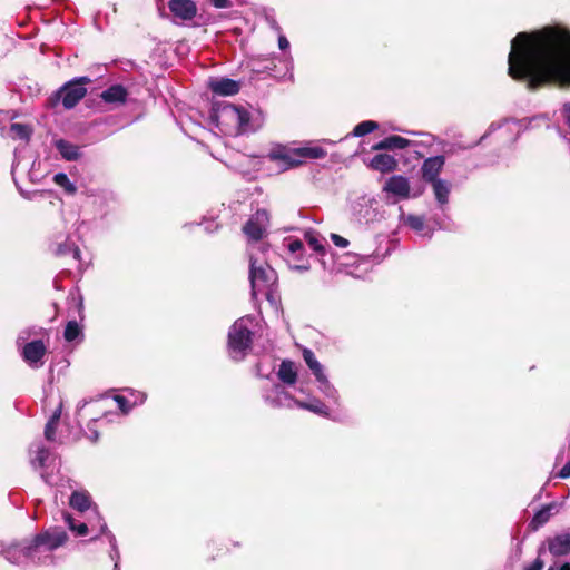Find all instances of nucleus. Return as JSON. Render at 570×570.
I'll return each instance as SVG.
<instances>
[{"instance_id":"f257e3e1","label":"nucleus","mask_w":570,"mask_h":570,"mask_svg":"<svg viewBox=\"0 0 570 570\" xmlns=\"http://www.w3.org/2000/svg\"><path fill=\"white\" fill-rule=\"evenodd\" d=\"M508 72L530 89L551 81L570 85V33L554 27L519 32L511 41Z\"/></svg>"},{"instance_id":"f03ea898","label":"nucleus","mask_w":570,"mask_h":570,"mask_svg":"<svg viewBox=\"0 0 570 570\" xmlns=\"http://www.w3.org/2000/svg\"><path fill=\"white\" fill-rule=\"evenodd\" d=\"M212 119L223 134L230 136L255 132L264 122L259 110L229 102L217 105Z\"/></svg>"},{"instance_id":"7ed1b4c3","label":"nucleus","mask_w":570,"mask_h":570,"mask_svg":"<svg viewBox=\"0 0 570 570\" xmlns=\"http://www.w3.org/2000/svg\"><path fill=\"white\" fill-rule=\"evenodd\" d=\"M43 335V328L38 326L24 328L18 334L17 345H22L21 356L31 368H40L43 365L47 352V346L41 338Z\"/></svg>"},{"instance_id":"20e7f679","label":"nucleus","mask_w":570,"mask_h":570,"mask_svg":"<svg viewBox=\"0 0 570 570\" xmlns=\"http://www.w3.org/2000/svg\"><path fill=\"white\" fill-rule=\"evenodd\" d=\"M255 317L243 316L235 321L228 332V352L233 360H243L252 347Z\"/></svg>"},{"instance_id":"39448f33","label":"nucleus","mask_w":570,"mask_h":570,"mask_svg":"<svg viewBox=\"0 0 570 570\" xmlns=\"http://www.w3.org/2000/svg\"><path fill=\"white\" fill-rule=\"evenodd\" d=\"M249 281L253 297L263 295L266 299L274 301V287L277 282L276 272L265 262H259L250 254Z\"/></svg>"},{"instance_id":"423d86ee","label":"nucleus","mask_w":570,"mask_h":570,"mask_svg":"<svg viewBox=\"0 0 570 570\" xmlns=\"http://www.w3.org/2000/svg\"><path fill=\"white\" fill-rule=\"evenodd\" d=\"M30 453L35 454L31 458L32 466L35 469H43L41 472L42 480L49 485L57 484L56 478L47 471L50 465L55 466L56 458L51 452L41 442H35L30 446Z\"/></svg>"},{"instance_id":"0eeeda50","label":"nucleus","mask_w":570,"mask_h":570,"mask_svg":"<svg viewBox=\"0 0 570 570\" xmlns=\"http://www.w3.org/2000/svg\"><path fill=\"white\" fill-rule=\"evenodd\" d=\"M88 77H80L70 80L63 85L58 95L61 97L62 105L66 109L73 108L87 94L85 85L89 83Z\"/></svg>"},{"instance_id":"6e6552de","label":"nucleus","mask_w":570,"mask_h":570,"mask_svg":"<svg viewBox=\"0 0 570 570\" xmlns=\"http://www.w3.org/2000/svg\"><path fill=\"white\" fill-rule=\"evenodd\" d=\"M266 157L271 161L277 163L282 170H288L302 165V160H298L297 148H291L281 144L273 145Z\"/></svg>"},{"instance_id":"1a4fd4ad","label":"nucleus","mask_w":570,"mask_h":570,"mask_svg":"<svg viewBox=\"0 0 570 570\" xmlns=\"http://www.w3.org/2000/svg\"><path fill=\"white\" fill-rule=\"evenodd\" d=\"M264 401L273 407H293L297 405L295 400L281 384H272L263 390Z\"/></svg>"},{"instance_id":"9d476101","label":"nucleus","mask_w":570,"mask_h":570,"mask_svg":"<svg viewBox=\"0 0 570 570\" xmlns=\"http://www.w3.org/2000/svg\"><path fill=\"white\" fill-rule=\"evenodd\" d=\"M269 223V214L266 209H258L243 227L244 233L253 240L261 239Z\"/></svg>"},{"instance_id":"9b49d317","label":"nucleus","mask_w":570,"mask_h":570,"mask_svg":"<svg viewBox=\"0 0 570 570\" xmlns=\"http://www.w3.org/2000/svg\"><path fill=\"white\" fill-rule=\"evenodd\" d=\"M50 249L57 257L71 256V258L81 265V252L80 248L70 239L69 236H58L51 243Z\"/></svg>"},{"instance_id":"f8f14e48","label":"nucleus","mask_w":570,"mask_h":570,"mask_svg":"<svg viewBox=\"0 0 570 570\" xmlns=\"http://www.w3.org/2000/svg\"><path fill=\"white\" fill-rule=\"evenodd\" d=\"M36 537L45 546L47 551H50V553L59 547L63 546L68 540L67 532L57 527L49 528Z\"/></svg>"},{"instance_id":"ddd939ff","label":"nucleus","mask_w":570,"mask_h":570,"mask_svg":"<svg viewBox=\"0 0 570 570\" xmlns=\"http://www.w3.org/2000/svg\"><path fill=\"white\" fill-rule=\"evenodd\" d=\"M4 558L14 566L24 567L30 564L28 539L10 544L4 550Z\"/></svg>"},{"instance_id":"4468645a","label":"nucleus","mask_w":570,"mask_h":570,"mask_svg":"<svg viewBox=\"0 0 570 570\" xmlns=\"http://www.w3.org/2000/svg\"><path fill=\"white\" fill-rule=\"evenodd\" d=\"M444 165L445 157L442 155L426 158L421 166L423 180L426 183H431L436 179H440L439 175L442 171Z\"/></svg>"},{"instance_id":"2eb2a0df","label":"nucleus","mask_w":570,"mask_h":570,"mask_svg":"<svg viewBox=\"0 0 570 570\" xmlns=\"http://www.w3.org/2000/svg\"><path fill=\"white\" fill-rule=\"evenodd\" d=\"M168 8L176 18L181 20H191L197 13L196 3L193 0H170Z\"/></svg>"},{"instance_id":"dca6fc26","label":"nucleus","mask_w":570,"mask_h":570,"mask_svg":"<svg viewBox=\"0 0 570 570\" xmlns=\"http://www.w3.org/2000/svg\"><path fill=\"white\" fill-rule=\"evenodd\" d=\"M28 549L30 563L32 564H48L52 562V556L50 551H47L45 546L35 535L32 539H28Z\"/></svg>"},{"instance_id":"f3484780","label":"nucleus","mask_w":570,"mask_h":570,"mask_svg":"<svg viewBox=\"0 0 570 570\" xmlns=\"http://www.w3.org/2000/svg\"><path fill=\"white\" fill-rule=\"evenodd\" d=\"M549 552L554 557L570 553V531L561 532L548 539Z\"/></svg>"},{"instance_id":"a211bd4d","label":"nucleus","mask_w":570,"mask_h":570,"mask_svg":"<svg viewBox=\"0 0 570 570\" xmlns=\"http://www.w3.org/2000/svg\"><path fill=\"white\" fill-rule=\"evenodd\" d=\"M384 190L401 198L410 197V181L401 175L392 176L384 185Z\"/></svg>"},{"instance_id":"6ab92c4d","label":"nucleus","mask_w":570,"mask_h":570,"mask_svg":"<svg viewBox=\"0 0 570 570\" xmlns=\"http://www.w3.org/2000/svg\"><path fill=\"white\" fill-rule=\"evenodd\" d=\"M128 90L122 85H112L100 94L106 104L121 106L127 101Z\"/></svg>"},{"instance_id":"aec40b11","label":"nucleus","mask_w":570,"mask_h":570,"mask_svg":"<svg viewBox=\"0 0 570 570\" xmlns=\"http://www.w3.org/2000/svg\"><path fill=\"white\" fill-rule=\"evenodd\" d=\"M208 86L214 94L220 96H233L239 91V83L229 78L213 79Z\"/></svg>"},{"instance_id":"412c9836","label":"nucleus","mask_w":570,"mask_h":570,"mask_svg":"<svg viewBox=\"0 0 570 570\" xmlns=\"http://www.w3.org/2000/svg\"><path fill=\"white\" fill-rule=\"evenodd\" d=\"M561 508V503L551 502L544 507H542L532 518L531 527L537 530L540 527L544 525L549 519L557 513Z\"/></svg>"},{"instance_id":"4be33fe9","label":"nucleus","mask_w":570,"mask_h":570,"mask_svg":"<svg viewBox=\"0 0 570 570\" xmlns=\"http://www.w3.org/2000/svg\"><path fill=\"white\" fill-rule=\"evenodd\" d=\"M370 166L377 171L390 173L396 168L397 163L395 158L389 154H377L371 159Z\"/></svg>"},{"instance_id":"5701e85b","label":"nucleus","mask_w":570,"mask_h":570,"mask_svg":"<svg viewBox=\"0 0 570 570\" xmlns=\"http://www.w3.org/2000/svg\"><path fill=\"white\" fill-rule=\"evenodd\" d=\"M69 504L72 509L85 512L91 508V497L86 490L73 491L69 498Z\"/></svg>"},{"instance_id":"b1692460","label":"nucleus","mask_w":570,"mask_h":570,"mask_svg":"<svg viewBox=\"0 0 570 570\" xmlns=\"http://www.w3.org/2000/svg\"><path fill=\"white\" fill-rule=\"evenodd\" d=\"M411 145V141L401 137V136H390L376 145H374L375 150H395V149H405Z\"/></svg>"},{"instance_id":"393cba45","label":"nucleus","mask_w":570,"mask_h":570,"mask_svg":"<svg viewBox=\"0 0 570 570\" xmlns=\"http://www.w3.org/2000/svg\"><path fill=\"white\" fill-rule=\"evenodd\" d=\"M278 379L286 385H294L297 381V372L294 362L285 360L281 363Z\"/></svg>"},{"instance_id":"a878e982","label":"nucleus","mask_w":570,"mask_h":570,"mask_svg":"<svg viewBox=\"0 0 570 570\" xmlns=\"http://www.w3.org/2000/svg\"><path fill=\"white\" fill-rule=\"evenodd\" d=\"M433 188V193L436 202L443 206L449 202V195L451 191V184L445 179H436L430 183Z\"/></svg>"},{"instance_id":"bb28decb","label":"nucleus","mask_w":570,"mask_h":570,"mask_svg":"<svg viewBox=\"0 0 570 570\" xmlns=\"http://www.w3.org/2000/svg\"><path fill=\"white\" fill-rule=\"evenodd\" d=\"M100 534H105L110 544L109 557L115 561L114 570H120L119 561H120V552L118 550L116 537L108 530V527L105 522L100 525Z\"/></svg>"},{"instance_id":"cd10ccee","label":"nucleus","mask_w":570,"mask_h":570,"mask_svg":"<svg viewBox=\"0 0 570 570\" xmlns=\"http://www.w3.org/2000/svg\"><path fill=\"white\" fill-rule=\"evenodd\" d=\"M318 383V390L328 400L333 401L335 404L338 403L340 395L336 387L328 381L326 374H323L315 379Z\"/></svg>"},{"instance_id":"c85d7f7f","label":"nucleus","mask_w":570,"mask_h":570,"mask_svg":"<svg viewBox=\"0 0 570 570\" xmlns=\"http://www.w3.org/2000/svg\"><path fill=\"white\" fill-rule=\"evenodd\" d=\"M61 410L62 403L60 402L45 426V438L50 442L56 440V430L61 416Z\"/></svg>"},{"instance_id":"c756f323","label":"nucleus","mask_w":570,"mask_h":570,"mask_svg":"<svg viewBox=\"0 0 570 570\" xmlns=\"http://www.w3.org/2000/svg\"><path fill=\"white\" fill-rule=\"evenodd\" d=\"M56 147L62 156V158L66 160H76L80 156L79 148L67 140H57Z\"/></svg>"},{"instance_id":"7c9ffc66","label":"nucleus","mask_w":570,"mask_h":570,"mask_svg":"<svg viewBox=\"0 0 570 570\" xmlns=\"http://www.w3.org/2000/svg\"><path fill=\"white\" fill-rule=\"evenodd\" d=\"M297 155H298V160H302V163H303L305 158L322 159L327 155V153L321 146H304V147H297Z\"/></svg>"},{"instance_id":"2f4dec72","label":"nucleus","mask_w":570,"mask_h":570,"mask_svg":"<svg viewBox=\"0 0 570 570\" xmlns=\"http://www.w3.org/2000/svg\"><path fill=\"white\" fill-rule=\"evenodd\" d=\"M132 396H135V400L132 403H130L127 400V397H125L122 395H116L114 397L115 402L117 403V405L122 414H128L134 405H136L138 403L141 404L146 400V394L141 393V392H138L137 394H132Z\"/></svg>"},{"instance_id":"473e14b6","label":"nucleus","mask_w":570,"mask_h":570,"mask_svg":"<svg viewBox=\"0 0 570 570\" xmlns=\"http://www.w3.org/2000/svg\"><path fill=\"white\" fill-rule=\"evenodd\" d=\"M404 223L421 236L430 237L432 235L431 229L425 226L424 219L421 216L409 215L404 218Z\"/></svg>"},{"instance_id":"72a5a7b5","label":"nucleus","mask_w":570,"mask_h":570,"mask_svg":"<svg viewBox=\"0 0 570 570\" xmlns=\"http://www.w3.org/2000/svg\"><path fill=\"white\" fill-rule=\"evenodd\" d=\"M303 358L306 365L309 367L315 379L325 374L323 365L317 361L313 351L304 348Z\"/></svg>"},{"instance_id":"f704fd0d","label":"nucleus","mask_w":570,"mask_h":570,"mask_svg":"<svg viewBox=\"0 0 570 570\" xmlns=\"http://www.w3.org/2000/svg\"><path fill=\"white\" fill-rule=\"evenodd\" d=\"M31 134V127L24 124L13 122L11 124L9 129V135L11 136V138L23 141H28Z\"/></svg>"},{"instance_id":"c9c22d12","label":"nucleus","mask_w":570,"mask_h":570,"mask_svg":"<svg viewBox=\"0 0 570 570\" xmlns=\"http://www.w3.org/2000/svg\"><path fill=\"white\" fill-rule=\"evenodd\" d=\"M296 406H298L299 409L308 410L322 416H328L327 406L320 400H313L312 402L297 401Z\"/></svg>"},{"instance_id":"e433bc0d","label":"nucleus","mask_w":570,"mask_h":570,"mask_svg":"<svg viewBox=\"0 0 570 570\" xmlns=\"http://www.w3.org/2000/svg\"><path fill=\"white\" fill-rule=\"evenodd\" d=\"M305 240L309 245V247L317 254L324 255L326 248L323 244V238H321L315 232L308 230L304 234Z\"/></svg>"},{"instance_id":"4c0bfd02","label":"nucleus","mask_w":570,"mask_h":570,"mask_svg":"<svg viewBox=\"0 0 570 570\" xmlns=\"http://www.w3.org/2000/svg\"><path fill=\"white\" fill-rule=\"evenodd\" d=\"M379 128L377 122L373 120H365L360 124H357L353 131L351 132L354 137H363L367 134H371L372 131L376 130Z\"/></svg>"},{"instance_id":"58836bf2","label":"nucleus","mask_w":570,"mask_h":570,"mask_svg":"<svg viewBox=\"0 0 570 570\" xmlns=\"http://www.w3.org/2000/svg\"><path fill=\"white\" fill-rule=\"evenodd\" d=\"M53 181L62 187L68 194H75L77 188L76 186L70 181L69 177L65 173H57L53 176Z\"/></svg>"},{"instance_id":"ea45409f","label":"nucleus","mask_w":570,"mask_h":570,"mask_svg":"<svg viewBox=\"0 0 570 570\" xmlns=\"http://www.w3.org/2000/svg\"><path fill=\"white\" fill-rule=\"evenodd\" d=\"M65 522L68 528L77 535H86L88 533V525L85 522H78V525H73V518L69 513H63Z\"/></svg>"},{"instance_id":"a19ab883","label":"nucleus","mask_w":570,"mask_h":570,"mask_svg":"<svg viewBox=\"0 0 570 570\" xmlns=\"http://www.w3.org/2000/svg\"><path fill=\"white\" fill-rule=\"evenodd\" d=\"M81 334V330L79 324L76 321H70L67 323L65 328V340L68 342L75 341Z\"/></svg>"},{"instance_id":"79ce46f5","label":"nucleus","mask_w":570,"mask_h":570,"mask_svg":"<svg viewBox=\"0 0 570 570\" xmlns=\"http://www.w3.org/2000/svg\"><path fill=\"white\" fill-rule=\"evenodd\" d=\"M287 248L292 254L296 255L297 258H301L304 245L303 242L299 239H292L288 242Z\"/></svg>"},{"instance_id":"37998d69","label":"nucleus","mask_w":570,"mask_h":570,"mask_svg":"<svg viewBox=\"0 0 570 570\" xmlns=\"http://www.w3.org/2000/svg\"><path fill=\"white\" fill-rule=\"evenodd\" d=\"M331 239L332 242L338 246V247H342V248H345L348 246V240L337 234H331Z\"/></svg>"},{"instance_id":"c03bdc74","label":"nucleus","mask_w":570,"mask_h":570,"mask_svg":"<svg viewBox=\"0 0 570 570\" xmlns=\"http://www.w3.org/2000/svg\"><path fill=\"white\" fill-rule=\"evenodd\" d=\"M210 4L218 9H227L232 7L230 0H207Z\"/></svg>"},{"instance_id":"a18cd8bd","label":"nucleus","mask_w":570,"mask_h":570,"mask_svg":"<svg viewBox=\"0 0 570 570\" xmlns=\"http://www.w3.org/2000/svg\"><path fill=\"white\" fill-rule=\"evenodd\" d=\"M561 112H562V117L564 119L566 125L570 129V102L563 104Z\"/></svg>"},{"instance_id":"49530a36","label":"nucleus","mask_w":570,"mask_h":570,"mask_svg":"<svg viewBox=\"0 0 570 570\" xmlns=\"http://www.w3.org/2000/svg\"><path fill=\"white\" fill-rule=\"evenodd\" d=\"M499 128H501V126L495 125V124H492V125L489 127V129L487 130V132H485L484 135H482V136H481V138L479 139V141H476V142L474 144V146H476V145L481 144L482 141H484V140H485V139H487V138H488V137H489V136H490L494 130H497V129H499ZM471 147H473V145H472Z\"/></svg>"},{"instance_id":"de8ad7c7","label":"nucleus","mask_w":570,"mask_h":570,"mask_svg":"<svg viewBox=\"0 0 570 570\" xmlns=\"http://www.w3.org/2000/svg\"><path fill=\"white\" fill-rule=\"evenodd\" d=\"M558 476L561 479L570 478V460L564 464V466L559 471Z\"/></svg>"},{"instance_id":"09e8293b","label":"nucleus","mask_w":570,"mask_h":570,"mask_svg":"<svg viewBox=\"0 0 570 570\" xmlns=\"http://www.w3.org/2000/svg\"><path fill=\"white\" fill-rule=\"evenodd\" d=\"M543 561L537 558L530 566L525 568V570H542Z\"/></svg>"},{"instance_id":"8fccbe9b","label":"nucleus","mask_w":570,"mask_h":570,"mask_svg":"<svg viewBox=\"0 0 570 570\" xmlns=\"http://www.w3.org/2000/svg\"><path fill=\"white\" fill-rule=\"evenodd\" d=\"M278 47L281 50H286L289 47L287 38L283 35H279L278 37Z\"/></svg>"},{"instance_id":"3c124183","label":"nucleus","mask_w":570,"mask_h":570,"mask_svg":"<svg viewBox=\"0 0 570 570\" xmlns=\"http://www.w3.org/2000/svg\"><path fill=\"white\" fill-rule=\"evenodd\" d=\"M267 22L272 29H274L277 32H281V27L277 24V22L274 18H267Z\"/></svg>"},{"instance_id":"603ef678","label":"nucleus","mask_w":570,"mask_h":570,"mask_svg":"<svg viewBox=\"0 0 570 570\" xmlns=\"http://www.w3.org/2000/svg\"><path fill=\"white\" fill-rule=\"evenodd\" d=\"M293 269H296L299 272H306L309 269V265L307 263L301 264V265H295V266H293Z\"/></svg>"},{"instance_id":"864d4df0","label":"nucleus","mask_w":570,"mask_h":570,"mask_svg":"<svg viewBox=\"0 0 570 570\" xmlns=\"http://www.w3.org/2000/svg\"><path fill=\"white\" fill-rule=\"evenodd\" d=\"M89 431H90V435H89V439L92 441V442H96L99 438V434L96 430H92L90 426H89Z\"/></svg>"},{"instance_id":"5fc2aeb1","label":"nucleus","mask_w":570,"mask_h":570,"mask_svg":"<svg viewBox=\"0 0 570 570\" xmlns=\"http://www.w3.org/2000/svg\"><path fill=\"white\" fill-rule=\"evenodd\" d=\"M559 570H570V562L563 563Z\"/></svg>"},{"instance_id":"6e6d98bb","label":"nucleus","mask_w":570,"mask_h":570,"mask_svg":"<svg viewBox=\"0 0 570 570\" xmlns=\"http://www.w3.org/2000/svg\"><path fill=\"white\" fill-rule=\"evenodd\" d=\"M325 142H327V144H330V145H333V144H334V141H332V140H325Z\"/></svg>"},{"instance_id":"4d7b16f0","label":"nucleus","mask_w":570,"mask_h":570,"mask_svg":"<svg viewBox=\"0 0 570 570\" xmlns=\"http://www.w3.org/2000/svg\"><path fill=\"white\" fill-rule=\"evenodd\" d=\"M549 570H552V569H549Z\"/></svg>"}]
</instances>
